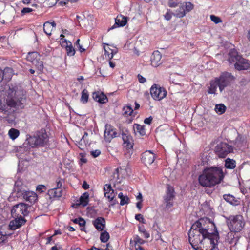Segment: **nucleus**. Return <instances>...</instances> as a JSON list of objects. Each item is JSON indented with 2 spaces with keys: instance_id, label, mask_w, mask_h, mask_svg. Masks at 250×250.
Here are the masks:
<instances>
[{
  "instance_id": "nucleus-22",
  "label": "nucleus",
  "mask_w": 250,
  "mask_h": 250,
  "mask_svg": "<svg viewBox=\"0 0 250 250\" xmlns=\"http://www.w3.org/2000/svg\"><path fill=\"white\" fill-rule=\"evenodd\" d=\"M103 46L104 51V55L105 56V58L109 60H111L113 58L114 55L117 53V51L111 49L109 47L108 44L104 43H103Z\"/></svg>"
},
{
  "instance_id": "nucleus-10",
  "label": "nucleus",
  "mask_w": 250,
  "mask_h": 250,
  "mask_svg": "<svg viewBox=\"0 0 250 250\" xmlns=\"http://www.w3.org/2000/svg\"><path fill=\"white\" fill-rule=\"evenodd\" d=\"M215 152L219 157L225 158L228 154L233 152L232 146L226 143L221 142L218 144L215 148Z\"/></svg>"
},
{
  "instance_id": "nucleus-4",
  "label": "nucleus",
  "mask_w": 250,
  "mask_h": 250,
  "mask_svg": "<svg viewBox=\"0 0 250 250\" xmlns=\"http://www.w3.org/2000/svg\"><path fill=\"white\" fill-rule=\"evenodd\" d=\"M28 144L32 148L49 146V137L45 130H41L27 139Z\"/></svg>"
},
{
  "instance_id": "nucleus-3",
  "label": "nucleus",
  "mask_w": 250,
  "mask_h": 250,
  "mask_svg": "<svg viewBox=\"0 0 250 250\" xmlns=\"http://www.w3.org/2000/svg\"><path fill=\"white\" fill-rule=\"evenodd\" d=\"M224 177L222 168L214 166L205 168L199 176L198 181L202 187L211 188L220 184Z\"/></svg>"
},
{
  "instance_id": "nucleus-17",
  "label": "nucleus",
  "mask_w": 250,
  "mask_h": 250,
  "mask_svg": "<svg viewBox=\"0 0 250 250\" xmlns=\"http://www.w3.org/2000/svg\"><path fill=\"white\" fill-rule=\"evenodd\" d=\"M104 195L108 201H112L115 196L114 190L112 188L110 184H105L104 187Z\"/></svg>"
},
{
  "instance_id": "nucleus-58",
  "label": "nucleus",
  "mask_w": 250,
  "mask_h": 250,
  "mask_svg": "<svg viewBox=\"0 0 250 250\" xmlns=\"http://www.w3.org/2000/svg\"><path fill=\"white\" fill-rule=\"evenodd\" d=\"M142 201H139L136 203V207L139 210H140L142 207Z\"/></svg>"
},
{
  "instance_id": "nucleus-55",
  "label": "nucleus",
  "mask_w": 250,
  "mask_h": 250,
  "mask_svg": "<svg viewBox=\"0 0 250 250\" xmlns=\"http://www.w3.org/2000/svg\"><path fill=\"white\" fill-rule=\"evenodd\" d=\"M7 238L6 235L3 234L1 232H0V244L4 242Z\"/></svg>"
},
{
  "instance_id": "nucleus-33",
  "label": "nucleus",
  "mask_w": 250,
  "mask_h": 250,
  "mask_svg": "<svg viewBox=\"0 0 250 250\" xmlns=\"http://www.w3.org/2000/svg\"><path fill=\"white\" fill-rule=\"evenodd\" d=\"M89 196V195L88 192H85L83 193L80 198L79 204L82 205L83 207H85L88 203Z\"/></svg>"
},
{
  "instance_id": "nucleus-56",
  "label": "nucleus",
  "mask_w": 250,
  "mask_h": 250,
  "mask_svg": "<svg viewBox=\"0 0 250 250\" xmlns=\"http://www.w3.org/2000/svg\"><path fill=\"white\" fill-rule=\"evenodd\" d=\"M152 120H153L152 117V116H150L148 118H146L144 120V122L146 124L150 125L151 124V123H152Z\"/></svg>"
},
{
  "instance_id": "nucleus-54",
  "label": "nucleus",
  "mask_w": 250,
  "mask_h": 250,
  "mask_svg": "<svg viewBox=\"0 0 250 250\" xmlns=\"http://www.w3.org/2000/svg\"><path fill=\"white\" fill-rule=\"evenodd\" d=\"M56 188H61L62 186V179H60V178H58L56 181Z\"/></svg>"
},
{
  "instance_id": "nucleus-11",
  "label": "nucleus",
  "mask_w": 250,
  "mask_h": 250,
  "mask_svg": "<svg viewBox=\"0 0 250 250\" xmlns=\"http://www.w3.org/2000/svg\"><path fill=\"white\" fill-rule=\"evenodd\" d=\"M29 206L24 203L17 204L13 207L11 210V214L13 217H20L27 216L29 211Z\"/></svg>"
},
{
  "instance_id": "nucleus-43",
  "label": "nucleus",
  "mask_w": 250,
  "mask_h": 250,
  "mask_svg": "<svg viewBox=\"0 0 250 250\" xmlns=\"http://www.w3.org/2000/svg\"><path fill=\"white\" fill-rule=\"evenodd\" d=\"M134 247L136 248V246H141V245L145 243V241L141 238L139 236L136 235L134 237Z\"/></svg>"
},
{
  "instance_id": "nucleus-59",
  "label": "nucleus",
  "mask_w": 250,
  "mask_h": 250,
  "mask_svg": "<svg viewBox=\"0 0 250 250\" xmlns=\"http://www.w3.org/2000/svg\"><path fill=\"white\" fill-rule=\"evenodd\" d=\"M53 237V235L50 236V237H48L47 238V241L46 242V244H49L51 241H52V237Z\"/></svg>"
},
{
  "instance_id": "nucleus-9",
  "label": "nucleus",
  "mask_w": 250,
  "mask_h": 250,
  "mask_svg": "<svg viewBox=\"0 0 250 250\" xmlns=\"http://www.w3.org/2000/svg\"><path fill=\"white\" fill-rule=\"evenodd\" d=\"M179 7L175 10L173 15L178 18H183L186 14L194 8V5L190 2H184L179 5Z\"/></svg>"
},
{
  "instance_id": "nucleus-52",
  "label": "nucleus",
  "mask_w": 250,
  "mask_h": 250,
  "mask_svg": "<svg viewBox=\"0 0 250 250\" xmlns=\"http://www.w3.org/2000/svg\"><path fill=\"white\" fill-rule=\"evenodd\" d=\"M90 154L93 157L96 158L100 155L101 151L99 150H95L91 151Z\"/></svg>"
},
{
  "instance_id": "nucleus-26",
  "label": "nucleus",
  "mask_w": 250,
  "mask_h": 250,
  "mask_svg": "<svg viewBox=\"0 0 250 250\" xmlns=\"http://www.w3.org/2000/svg\"><path fill=\"white\" fill-rule=\"evenodd\" d=\"M127 18L122 15L117 16L115 19V23L111 29L117 27H123L127 23Z\"/></svg>"
},
{
  "instance_id": "nucleus-44",
  "label": "nucleus",
  "mask_w": 250,
  "mask_h": 250,
  "mask_svg": "<svg viewBox=\"0 0 250 250\" xmlns=\"http://www.w3.org/2000/svg\"><path fill=\"white\" fill-rule=\"evenodd\" d=\"M180 0H168V6L171 8L176 7L181 3Z\"/></svg>"
},
{
  "instance_id": "nucleus-24",
  "label": "nucleus",
  "mask_w": 250,
  "mask_h": 250,
  "mask_svg": "<svg viewBox=\"0 0 250 250\" xmlns=\"http://www.w3.org/2000/svg\"><path fill=\"white\" fill-rule=\"evenodd\" d=\"M235 69L238 70H247L250 67V64L248 62V60L243 58L237 62V63L234 64Z\"/></svg>"
},
{
  "instance_id": "nucleus-34",
  "label": "nucleus",
  "mask_w": 250,
  "mask_h": 250,
  "mask_svg": "<svg viewBox=\"0 0 250 250\" xmlns=\"http://www.w3.org/2000/svg\"><path fill=\"white\" fill-rule=\"evenodd\" d=\"M20 135V131L15 128H12L8 131L9 137L13 140L16 139Z\"/></svg>"
},
{
  "instance_id": "nucleus-45",
  "label": "nucleus",
  "mask_w": 250,
  "mask_h": 250,
  "mask_svg": "<svg viewBox=\"0 0 250 250\" xmlns=\"http://www.w3.org/2000/svg\"><path fill=\"white\" fill-rule=\"evenodd\" d=\"M73 222L75 224H78L80 226H84L85 225V220L82 217L76 218L73 220Z\"/></svg>"
},
{
  "instance_id": "nucleus-49",
  "label": "nucleus",
  "mask_w": 250,
  "mask_h": 250,
  "mask_svg": "<svg viewBox=\"0 0 250 250\" xmlns=\"http://www.w3.org/2000/svg\"><path fill=\"white\" fill-rule=\"evenodd\" d=\"M173 14L174 13H171L170 10L168 9L167 13L164 15V18L166 20L169 21L171 19L172 15H173Z\"/></svg>"
},
{
  "instance_id": "nucleus-38",
  "label": "nucleus",
  "mask_w": 250,
  "mask_h": 250,
  "mask_svg": "<svg viewBox=\"0 0 250 250\" xmlns=\"http://www.w3.org/2000/svg\"><path fill=\"white\" fill-rule=\"evenodd\" d=\"M125 147L127 153L129 154L130 156L133 152V145L132 141H130L126 143H124Z\"/></svg>"
},
{
  "instance_id": "nucleus-53",
  "label": "nucleus",
  "mask_w": 250,
  "mask_h": 250,
  "mask_svg": "<svg viewBox=\"0 0 250 250\" xmlns=\"http://www.w3.org/2000/svg\"><path fill=\"white\" fill-rule=\"evenodd\" d=\"M137 78L138 79L139 83H145L146 81V79L140 74H138Z\"/></svg>"
},
{
  "instance_id": "nucleus-41",
  "label": "nucleus",
  "mask_w": 250,
  "mask_h": 250,
  "mask_svg": "<svg viewBox=\"0 0 250 250\" xmlns=\"http://www.w3.org/2000/svg\"><path fill=\"white\" fill-rule=\"evenodd\" d=\"M110 238V235L108 232L106 231L102 232L100 235V240L102 242L105 243L108 241Z\"/></svg>"
},
{
  "instance_id": "nucleus-60",
  "label": "nucleus",
  "mask_w": 250,
  "mask_h": 250,
  "mask_svg": "<svg viewBox=\"0 0 250 250\" xmlns=\"http://www.w3.org/2000/svg\"><path fill=\"white\" fill-rule=\"evenodd\" d=\"M109 64L110 66L112 68H114L115 66V63L113 62L112 61H111V60H109Z\"/></svg>"
},
{
  "instance_id": "nucleus-14",
  "label": "nucleus",
  "mask_w": 250,
  "mask_h": 250,
  "mask_svg": "<svg viewBox=\"0 0 250 250\" xmlns=\"http://www.w3.org/2000/svg\"><path fill=\"white\" fill-rule=\"evenodd\" d=\"M175 192L173 188L169 185L167 186L166 193L164 196V202L166 207L169 208L173 205V200L175 197Z\"/></svg>"
},
{
  "instance_id": "nucleus-7",
  "label": "nucleus",
  "mask_w": 250,
  "mask_h": 250,
  "mask_svg": "<svg viewBox=\"0 0 250 250\" xmlns=\"http://www.w3.org/2000/svg\"><path fill=\"white\" fill-rule=\"evenodd\" d=\"M41 55L36 51L29 52L26 56L27 61L32 63L40 72H42L44 68L43 62L41 59Z\"/></svg>"
},
{
  "instance_id": "nucleus-46",
  "label": "nucleus",
  "mask_w": 250,
  "mask_h": 250,
  "mask_svg": "<svg viewBox=\"0 0 250 250\" xmlns=\"http://www.w3.org/2000/svg\"><path fill=\"white\" fill-rule=\"evenodd\" d=\"M210 18L211 21L214 22L215 24H218L222 22V21L220 17L216 16L214 15H211Z\"/></svg>"
},
{
  "instance_id": "nucleus-23",
  "label": "nucleus",
  "mask_w": 250,
  "mask_h": 250,
  "mask_svg": "<svg viewBox=\"0 0 250 250\" xmlns=\"http://www.w3.org/2000/svg\"><path fill=\"white\" fill-rule=\"evenodd\" d=\"M61 45L62 46H65V50L68 56H73L75 55V50L70 41L65 40L64 41L62 42Z\"/></svg>"
},
{
  "instance_id": "nucleus-50",
  "label": "nucleus",
  "mask_w": 250,
  "mask_h": 250,
  "mask_svg": "<svg viewBox=\"0 0 250 250\" xmlns=\"http://www.w3.org/2000/svg\"><path fill=\"white\" fill-rule=\"evenodd\" d=\"M33 11V10L32 8H28V7H25V8H23L21 10V12L22 15H24L26 13H30L31 12H32Z\"/></svg>"
},
{
  "instance_id": "nucleus-6",
  "label": "nucleus",
  "mask_w": 250,
  "mask_h": 250,
  "mask_svg": "<svg viewBox=\"0 0 250 250\" xmlns=\"http://www.w3.org/2000/svg\"><path fill=\"white\" fill-rule=\"evenodd\" d=\"M228 220L229 221L228 227L231 231L239 232L245 226V223L242 215H231L228 218Z\"/></svg>"
},
{
  "instance_id": "nucleus-57",
  "label": "nucleus",
  "mask_w": 250,
  "mask_h": 250,
  "mask_svg": "<svg viewBox=\"0 0 250 250\" xmlns=\"http://www.w3.org/2000/svg\"><path fill=\"white\" fill-rule=\"evenodd\" d=\"M82 187L84 189H87L89 188V186L88 184H87L86 183V182H84L83 183V186H82Z\"/></svg>"
},
{
  "instance_id": "nucleus-64",
  "label": "nucleus",
  "mask_w": 250,
  "mask_h": 250,
  "mask_svg": "<svg viewBox=\"0 0 250 250\" xmlns=\"http://www.w3.org/2000/svg\"><path fill=\"white\" fill-rule=\"evenodd\" d=\"M89 250H102L101 249H99L95 247L94 246H93L91 249H90Z\"/></svg>"
},
{
  "instance_id": "nucleus-27",
  "label": "nucleus",
  "mask_w": 250,
  "mask_h": 250,
  "mask_svg": "<svg viewBox=\"0 0 250 250\" xmlns=\"http://www.w3.org/2000/svg\"><path fill=\"white\" fill-rule=\"evenodd\" d=\"M56 26V24L54 21H46L43 24V31L46 35H51Z\"/></svg>"
},
{
  "instance_id": "nucleus-48",
  "label": "nucleus",
  "mask_w": 250,
  "mask_h": 250,
  "mask_svg": "<svg viewBox=\"0 0 250 250\" xmlns=\"http://www.w3.org/2000/svg\"><path fill=\"white\" fill-rule=\"evenodd\" d=\"M122 139L124 143H126L127 142L132 141V137L124 133H122Z\"/></svg>"
},
{
  "instance_id": "nucleus-21",
  "label": "nucleus",
  "mask_w": 250,
  "mask_h": 250,
  "mask_svg": "<svg viewBox=\"0 0 250 250\" xmlns=\"http://www.w3.org/2000/svg\"><path fill=\"white\" fill-rule=\"evenodd\" d=\"M22 195L23 198L31 204L35 203L38 199L37 194L33 191H26L22 193Z\"/></svg>"
},
{
  "instance_id": "nucleus-18",
  "label": "nucleus",
  "mask_w": 250,
  "mask_h": 250,
  "mask_svg": "<svg viewBox=\"0 0 250 250\" xmlns=\"http://www.w3.org/2000/svg\"><path fill=\"white\" fill-rule=\"evenodd\" d=\"M92 97L95 101L100 104H104L108 102L106 95L102 92H94L92 93Z\"/></svg>"
},
{
  "instance_id": "nucleus-29",
  "label": "nucleus",
  "mask_w": 250,
  "mask_h": 250,
  "mask_svg": "<svg viewBox=\"0 0 250 250\" xmlns=\"http://www.w3.org/2000/svg\"><path fill=\"white\" fill-rule=\"evenodd\" d=\"M62 190L61 188L50 189L48 191V194L50 198H59L62 196Z\"/></svg>"
},
{
  "instance_id": "nucleus-62",
  "label": "nucleus",
  "mask_w": 250,
  "mask_h": 250,
  "mask_svg": "<svg viewBox=\"0 0 250 250\" xmlns=\"http://www.w3.org/2000/svg\"><path fill=\"white\" fill-rule=\"evenodd\" d=\"M77 47L79 48V50H80V51L81 52H83L85 51V49L82 47V46L81 44H80L79 45H78Z\"/></svg>"
},
{
  "instance_id": "nucleus-16",
  "label": "nucleus",
  "mask_w": 250,
  "mask_h": 250,
  "mask_svg": "<svg viewBox=\"0 0 250 250\" xmlns=\"http://www.w3.org/2000/svg\"><path fill=\"white\" fill-rule=\"evenodd\" d=\"M13 218L14 219L10 222L9 225L10 229L13 230L21 227L26 222V220L23 217Z\"/></svg>"
},
{
  "instance_id": "nucleus-37",
  "label": "nucleus",
  "mask_w": 250,
  "mask_h": 250,
  "mask_svg": "<svg viewBox=\"0 0 250 250\" xmlns=\"http://www.w3.org/2000/svg\"><path fill=\"white\" fill-rule=\"evenodd\" d=\"M89 94L88 91L84 89L82 92L81 101L83 104H86L88 102Z\"/></svg>"
},
{
  "instance_id": "nucleus-8",
  "label": "nucleus",
  "mask_w": 250,
  "mask_h": 250,
  "mask_svg": "<svg viewBox=\"0 0 250 250\" xmlns=\"http://www.w3.org/2000/svg\"><path fill=\"white\" fill-rule=\"evenodd\" d=\"M215 78L219 84V90L221 92L235 80V77L231 73L227 72L222 73L219 77Z\"/></svg>"
},
{
  "instance_id": "nucleus-25",
  "label": "nucleus",
  "mask_w": 250,
  "mask_h": 250,
  "mask_svg": "<svg viewBox=\"0 0 250 250\" xmlns=\"http://www.w3.org/2000/svg\"><path fill=\"white\" fill-rule=\"evenodd\" d=\"M241 58L242 56L239 55L238 52L236 50L232 49L231 50L229 54L228 61L231 63H237V62H238Z\"/></svg>"
},
{
  "instance_id": "nucleus-12",
  "label": "nucleus",
  "mask_w": 250,
  "mask_h": 250,
  "mask_svg": "<svg viewBox=\"0 0 250 250\" xmlns=\"http://www.w3.org/2000/svg\"><path fill=\"white\" fill-rule=\"evenodd\" d=\"M150 92L153 99L158 101H160L164 99L167 94V92L165 88L156 84H153L151 86Z\"/></svg>"
},
{
  "instance_id": "nucleus-63",
  "label": "nucleus",
  "mask_w": 250,
  "mask_h": 250,
  "mask_svg": "<svg viewBox=\"0 0 250 250\" xmlns=\"http://www.w3.org/2000/svg\"><path fill=\"white\" fill-rule=\"evenodd\" d=\"M136 250H145L144 249L142 246H136L135 248Z\"/></svg>"
},
{
  "instance_id": "nucleus-13",
  "label": "nucleus",
  "mask_w": 250,
  "mask_h": 250,
  "mask_svg": "<svg viewBox=\"0 0 250 250\" xmlns=\"http://www.w3.org/2000/svg\"><path fill=\"white\" fill-rule=\"evenodd\" d=\"M117 129L110 124H106L104 126V140L106 142H110L111 140L117 137Z\"/></svg>"
},
{
  "instance_id": "nucleus-40",
  "label": "nucleus",
  "mask_w": 250,
  "mask_h": 250,
  "mask_svg": "<svg viewBox=\"0 0 250 250\" xmlns=\"http://www.w3.org/2000/svg\"><path fill=\"white\" fill-rule=\"evenodd\" d=\"M118 197L121 199L120 205L123 206L125 204H127L129 202V198L126 196H124L122 192L119 193L118 194Z\"/></svg>"
},
{
  "instance_id": "nucleus-32",
  "label": "nucleus",
  "mask_w": 250,
  "mask_h": 250,
  "mask_svg": "<svg viewBox=\"0 0 250 250\" xmlns=\"http://www.w3.org/2000/svg\"><path fill=\"white\" fill-rule=\"evenodd\" d=\"M224 166L227 169H233L236 166V163L234 159L228 158L225 160Z\"/></svg>"
},
{
  "instance_id": "nucleus-2",
  "label": "nucleus",
  "mask_w": 250,
  "mask_h": 250,
  "mask_svg": "<svg viewBox=\"0 0 250 250\" xmlns=\"http://www.w3.org/2000/svg\"><path fill=\"white\" fill-rule=\"evenodd\" d=\"M26 97L23 91H16L14 88L9 87L3 96H0V111L8 114L11 108H24Z\"/></svg>"
},
{
  "instance_id": "nucleus-30",
  "label": "nucleus",
  "mask_w": 250,
  "mask_h": 250,
  "mask_svg": "<svg viewBox=\"0 0 250 250\" xmlns=\"http://www.w3.org/2000/svg\"><path fill=\"white\" fill-rule=\"evenodd\" d=\"M3 73V79H5V80L9 81L11 80L14 71L12 68L10 67H5L3 70H2Z\"/></svg>"
},
{
  "instance_id": "nucleus-47",
  "label": "nucleus",
  "mask_w": 250,
  "mask_h": 250,
  "mask_svg": "<svg viewBox=\"0 0 250 250\" xmlns=\"http://www.w3.org/2000/svg\"><path fill=\"white\" fill-rule=\"evenodd\" d=\"M135 218L136 220L138 221L139 222L145 224L146 223V221L143 217V216L141 214H137L135 215Z\"/></svg>"
},
{
  "instance_id": "nucleus-36",
  "label": "nucleus",
  "mask_w": 250,
  "mask_h": 250,
  "mask_svg": "<svg viewBox=\"0 0 250 250\" xmlns=\"http://www.w3.org/2000/svg\"><path fill=\"white\" fill-rule=\"evenodd\" d=\"M123 115L124 116L127 117L128 116H130L131 114L133 112V110L132 108L131 105H127L126 106H125L123 108Z\"/></svg>"
},
{
  "instance_id": "nucleus-51",
  "label": "nucleus",
  "mask_w": 250,
  "mask_h": 250,
  "mask_svg": "<svg viewBox=\"0 0 250 250\" xmlns=\"http://www.w3.org/2000/svg\"><path fill=\"white\" fill-rule=\"evenodd\" d=\"M36 190L40 192H42L46 190V187L43 185H39L37 186Z\"/></svg>"
},
{
  "instance_id": "nucleus-39",
  "label": "nucleus",
  "mask_w": 250,
  "mask_h": 250,
  "mask_svg": "<svg viewBox=\"0 0 250 250\" xmlns=\"http://www.w3.org/2000/svg\"><path fill=\"white\" fill-rule=\"evenodd\" d=\"M226 109V107L222 104H216L215 108V110L217 113L219 114H223Z\"/></svg>"
},
{
  "instance_id": "nucleus-15",
  "label": "nucleus",
  "mask_w": 250,
  "mask_h": 250,
  "mask_svg": "<svg viewBox=\"0 0 250 250\" xmlns=\"http://www.w3.org/2000/svg\"><path fill=\"white\" fill-rule=\"evenodd\" d=\"M155 158V154L151 151H146L141 155V161L146 166L152 164Z\"/></svg>"
},
{
  "instance_id": "nucleus-31",
  "label": "nucleus",
  "mask_w": 250,
  "mask_h": 250,
  "mask_svg": "<svg viewBox=\"0 0 250 250\" xmlns=\"http://www.w3.org/2000/svg\"><path fill=\"white\" fill-rule=\"evenodd\" d=\"M217 87L219 88V84L216 78H215L213 81H211L210 82V86L208 88V93L209 94H215Z\"/></svg>"
},
{
  "instance_id": "nucleus-20",
  "label": "nucleus",
  "mask_w": 250,
  "mask_h": 250,
  "mask_svg": "<svg viewBox=\"0 0 250 250\" xmlns=\"http://www.w3.org/2000/svg\"><path fill=\"white\" fill-rule=\"evenodd\" d=\"M162 55L159 51H154L151 56V63L154 67L159 66L161 63Z\"/></svg>"
},
{
  "instance_id": "nucleus-42",
  "label": "nucleus",
  "mask_w": 250,
  "mask_h": 250,
  "mask_svg": "<svg viewBox=\"0 0 250 250\" xmlns=\"http://www.w3.org/2000/svg\"><path fill=\"white\" fill-rule=\"evenodd\" d=\"M138 229L139 231L143 234L145 238H148L150 237L149 233L146 230L143 225L139 226Z\"/></svg>"
},
{
  "instance_id": "nucleus-61",
  "label": "nucleus",
  "mask_w": 250,
  "mask_h": 250,
  "mask_svg": "<svg viewBox=\"0 0 250 250\" xmlns=\"http://www.w3.org/2000/svg\"><path fill=\"white\" fill-rule=\"evenodd\" d=\"M142 198H143L142 195L141 193H139V195L136 196V199L137 200H139L140 201H143Z\"/></svg>"
},
{
  "instance_id": "nucleus-1",
  "label": "nucleus",
  "mask_w": 250,
  "mask_h": 250,
  "mask_svg": "<svg viewBox=\"0 0 250 250\" xmlns=\"http://www.w3.org/2000/svg\"><path fill=\"white\" fill-rule=\"evenodd\" d=\"M215 224L207 218H202L196 221L188 232V240L195 250H201L203 242L208 234L215 229Z\"/></svg>"
},
{
  "instance_id": "nucleus-35",
  "label": "nucleus",
  "mask_w": 250,
  "mask_h": 250,
  "mask_svg": "<svg viewBox=\"0 0 250 250\" xmlns=\"http://www.w3.org/2000/svg\"><path fill=\"white\" fill-rule=\"evenodd\" d=\"M134 128L136 131L139 133L141 136H144L146 134L145 126L139 124H135L134 125Z\"/></svg>"
},
{
  "instance_id": "nucleus-5",
  "label": "nucleus",
  "mask_w": 250,
  "mask_h": 250,
  "mask_svg": "<svg viewBox=\"0 0 250 250\" xmlns=\"http://www.w3.org/2000/svg\"><path fill=\"white\" fill-rule=\"evenodd\" d=\"M219 235L217 228L212 229L211 234H208L203 242L201 250H219L217 248Z\"/></svg>"
},
{
  "instance_id": "nucleus-19",
  "label": "nucleus",
  "mask_w": 250,
  "mask_h": 250,
  "mask_svg": "<svg viewBox=\"0 0 250 250\" xmlns=\"http://www.w3.org/2000/svg\"><path fill=\"white\" fill-rule=\"evenodd\" d=\"M92 224L98 231H102L105 227V220L104 218L99 217L93 221Z\"/></svg>"
},
{
  "instance_id": "nucleus-28",
  "label": "nucleus",
  "mask_w": 250,
  "mask_h": 250,
  "mask_svg": "<svg viewBox=\"0 0 250 250\" xmlns=\"http://www.w3.org/2000/svg\"><path fill=\"white\" fill-rule=\"evenodd\" d=\"M223 198L226 202L233 206H237L240 204L239 199H236L234 196L230 194L224 195Z\"/></svg>"
}]
</instances>
